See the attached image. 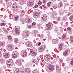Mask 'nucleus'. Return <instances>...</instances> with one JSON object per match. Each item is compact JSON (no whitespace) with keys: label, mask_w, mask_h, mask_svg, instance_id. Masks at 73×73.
<instances>
[{"label":"nucleus","mask_w":73,"mask_h":73,"mask_svg":"<svg viewBox=\"0 0 73 73\" xmlns=\"http://www.w3.org/2000/svg\"><path fill=\"white\" fill-rule=\"evenodd\" d=\"M13 64V61L12 60H9L6 62V64L8 67H11V65Z\"/></svg>","instance_id":"f257e3e1"},{"label":"nucleus","mask_w":73,"mask_h":73,"mask_svg":"<svg viewBox=\"0 0 73 73\" xmlns=\"http://www.w3.org/2000/svg\"><path fill=\"white\" fill-rule=\"evenodd\" d=\"M30 51V53L32 56H33L34 57L36 56V55H37V52H35L33 49H31Z\"/></svg>","instance_id":"f03ea898"},{"label":"nucleus","mask_w":73,"mask_h":73,"mask_svg":"<svg viewBox=\"0 0 73 73\" xmlns=\"http://www.w3.org/2000/svg\"><path fill=\"white\" fill-rule=\"evenodd\" d=\"M47 69L50 72H52L54 70V66L53 65H48L47 66Z\"/></svg>","instance_id":"7ed1b4c3"},{"label":"nucleus","mask_w":73,"mask_h":73,"mask_svg":"<svg viewBox=\"0 0 73 73\" xmlns=\"http://www.w3.org/2000/svg\"><path fill=\"white\" fill-rule=\"evenodd\" d=\"M20 54L22 57H25L27 56V54L26 53L25 50H23L20 53Z\"/></svg>","instance_id":"20e7f679"},{"label":"nucleus","mask_w":73,"mask_h":73,"mask_svg":"<svg viewBox=\"0 0 73 73\" xmlns=\"http://www.w3.org/2000/svg\"><path fill=\"white\" fill-rule=\"evenodd\" d=\"M58 8H59L60 10H61L64 9V7H63V4H62V3L60 2L58 4Z\"/></svg>","instance_id":"39448f33"},{"label":"nucleus","mask_w":73,"mask_h":73,"mask_svg":"<svg viewBox=\"0 0 73 73\" xmlns=\"http://www.w3.org/2000/svg\"><path fill=\"white\" fill-rule=\"evenodd\" d=\"M15 63L17 65H18V66H21V65L22 64L21 62V59H19L17 60Z\"/></svg>","instance_id":"423d86ee"},{"label":"nucleus","mask_w":73,"mask_h":73,"mask_svg":"<svg viewBox=\"0 0 73 73\" xmlns=\"http://www.w3.org/2000/svg\"><path fill=\"white\" fill-rule=\"evenodd\" d=\"M17 4L16 3H13V9L14 11H17Z\"/></svg>","instance_id":"0eeeda50"},{"label":"nucleus","mask_w":73,"mask_h":73,"mask_svg":"<svg viewBox=\"0 0 73 73\" xmlns=\"http://www.w3.org/2000/svg\"><path fill=\"white\" fill-rule=\"evenodd\" d=\"M47 29H46V32L47 33V31L48 30H50V27H51V25L50 23H48L46 25Z\"/></svg>","instance_id":"6e6552de"},{"label":"nucleus","mask_w":73,"mask_h":73,"mask_svg":"<svg viewBox=\"0 0 73 73\" xmlns=\"http://www.w3.org/2000/svg\"><path fill=\"white\" fill-rule=\"evenodd\" d=\"M45 49V46L42 45L40 47V48L38 50L39 52H42Z\"/></svg>","instance_id":"1a4fd4ad"},{"label":"nucleus","mask_w":73,"mask_h":73,"mask_svg":"<svg viewBox=\"0 0 73 73\" xmlns=\"http://www.w3.org/2000/svg\"><path fill=\"white\" fill-rule=\"evenodd\" d=\"M32 19L31 18L29 17L27 18L26 19V21L27 23H31L32 21Z\"/></svg>","instance_id":"9d476101"},{"label":"nucleus","mask_w":73,"mask_h":73,"mask_svg":"<svg viewBox=\"0 0 73 73\" xmlns=\"http://www.w3.org/2000/svg\"><path fill=\"white\" fill-rule=\"evenodd\" d=\"M13 58H16L17 57V55H19V53L15 52V53H13Z\"/></svg>","instance_id":"9b49d317"},{"label":"nucleus","mask_w":73,"mask_h":73,"mask_svg":"<svg viewBox=\"0 0 73 73\" xmlns=\"http://www.w3.org/2000/svg\"><path fill=\"white\" fill-rule=\"evenodd\" d=\"M66 35L65 33L62 36L61 38L63 41H66Z\"/></svg>","instance_id":"f8f14e48"},{"label":"nucleus","mask_w":73,"mask_h":73,"mask_svg":"<svg viewBox=\"0 0 73 73\" xmlns=\"http://www.w3.org/2000/svg\"><path fill=\"white\" fill-rule=\"evenodd\" d=\"M28 47H31L32 46V44L30 42H27L25 44Z\"/></svg>","instance_id":"ddd939ff"},{"label":"nucleus","mask_w":73,"mask_h":73,"mask_svg":"<svg viewBox=\"0 0 73 73\" xmlns=\"http://www.w3.org/2000/svg\"><path fill=\"white\" fill-rule=\"evenodd\" d=\"M47 16H44L43 17L41 18V21H42L44 22V21H46L47 20Z\"/></svg>","instance_id":"4468645a"},{"label":"nucleus","mask_w":73,"mask_h":73,"mask_svg":"<svg viewBox=\"0 0 73 73\" xmlns=\"http://www.w3.org/2000/svg\"><path fill=\"white\" fill-rule=\"evenodd\" d=\"M3 57L5 58H8L9 57V54L7 53L3 54Z\"/></svg>","instance_id":"2eb2a0df"},{"label":"nucleus","mask_w":73,"mask_h":73,"mask_svg":"<svg viewBox=\"0 0 73 73\" xmlns=\"http://www.w3.org/2000/svg\"><path fill=\"white\" fill-rule=\"evenodd\" d=\"M70 60H71V61L70 62V64L73 65V58H72L71 59V58L70 57V58L69 57H67V61H69Z\"/></svg>","instance_id":"dca6fc26"},{"label":"nucleus","mask_w":73,"mask_h":73,"mask_svg":"<svg viewBox=\"0 0 73 73\" xmlns=\"http://www.w3.org/2000/svg\"><path fill=\"white\" fill-rule=\"evenodd\" d=\"M69 53V51L67 50L63 52V55L64 56H66Z\"/></svg>","instance_id":"f3484780"},{"label":"nucleus","mask_w":73,"mask_h":73,"mask_svg":"<svg viewBox=\"0 0 73 73\" xmlns=\"http://www.w3.org/2000/svg\"><path fill=\"white\" fill-rule=\"evenodd\" d=\"M8 48H10L11 50H13L14 49V46L13 45L11 44H9L8 46Z\"/></svg>","instance_id":"a211bd4d"},{"label":"nucleus","mask_w":73,"mask_h":73,"mask_svg":"<svg viewBox=\"0 0 73 73\" xmlns=\"http://www.w3.org/2000/svg\"><path fill=\"white\" fill-rule=\"evenodd\" d=\"M38 16H39V13H38V12L35 13L33 15V17L34 18H35V19H37Z\"/></svg>","instance_id":"6ab92c4d"},{"label":"nucleus","mask_w":73,"mask_h":73,"mask_svg":"<svg viewBox=\"0 0 73 73\" xmlns=\"http://www.w3.org/2000/svg\"><path fill=\"white\" fill-rule=\"evenodd\" d=\"M58 40L57 39H53L52 40V42L53 44H57V43H58Z\"/></svg>","instance_id":"aec40b11"},{"label":"nucleus","mask_w":73,"mask_h":73,"mask_svg":"<svg viewBox=\"0 0 73 73\" xmlns=\"http://www.w3.org/2000/svg\"><path fill=\"white\" fill-rule=\"evenodd\" d=\"M35 3V2L34 1H33L32 2H29L27 3V4L28 5H29V6H31L32 5H33L34 3Z\"/></svg>","instance_id":"412c9836"},{"label":"nucleus","mask_w":73,"mask_h":73,"mask_svg":"<svg viewBox=\"0 0 73 73\" xmlns=\"http://www.w3.org/2000/svg\"><path fill=\"white\" fill-rule=\"evenodd\" d=\"M4 21V20H2L1 21V26H5L6 25V23L5 22H3Z\"/></svg>","instance_id":"4be33fe9"},{"label":"nucleus","mask_w":73,"mask_h":73,"mask_svg":"<svg viewBox=\"0 0 73 73\" xmlns=\"http://www.w3.org/2000/svg\"><path fill=\"white\" fill-rule=\"evenodd\" d=\"M59 49L60 51H61L62 49V43H60L59 45Z\"/></svg>","instance_id":"5701e85b"},{"label":"nucleus","mask_w":73,"mask_h":73,"mask_svg":"<svg viewBox=\"0 0 73 73\" xmlns=\"http://www.w3.org/2000/svg\"><path fill=\"white\" fill-rule=\"evenodd\" d=\"M59 10L60 12H59V14L60 15H63L64 13V11H63V9H60Z\"/></svg>","instance_id":"b1692460"},{"label":"nucleus","mask_w":73,"mask_h":73,"mask_svg":"<svg viewBox=\"0 0 73 73\" xmlns=\"http://www.w3.org/2000/svg\"><path fill=\"white\" fill-rule=\"evenodd\" d=\"M51 4H52V2H48L47 4V6L48 7V8H49V7H51Z\"/></svg>","instance_id":"393cba45"},{"label":"nucleus","mask_w":73,"mask_h":73,"mask_svg":"<svg viewBox=\"0 0 73 73\" xmlns=\"http://www.w3.org/2000/svg\"><path fill=\"white\" fill-rule=\"evenodd\" d=\"M25 71L26 73H29L30 72V69L28 68H26Z\"/></svg>","instance_id":"a878e982"},{"label":"nucleus","mask_w":73,"mask_h":73,"mask_svg":"<svg viewBox=\"0 0 73 73\" xmlns=\"http://www.w3.org/2000/svg\"><path fill=\"white\" fill-rule=\"evenodd\" d=\"M52 15L53 17H54V16H56V15H57V13L56 11H54L52 13Z\"/></svg>","instance_id":"bb28decb"},{"label":"nucleus","mask_w":73,"mask_h":73,"mask_svg":"<svg viewBox=\"0 0 73 73\" xmlns=\"http://www.w3.org/2000/svg\"><path fill=\"white\" fill-rule=\"evenodd\" d=\"M46 57L47 60H49L50 58V55L47 54L46 56Z\"/></svg>","instance_id":"cd10ccee"},{"label":"nucleus","mask_w":73,"mask_h":73,"mask_svg":"<svg viewBox=\"0 0 73 73\" xmlns=\"http://www.w3.org/2000/svg\"><path fill=\"white\" fill-rule=\"evenodd\" d=\"M15 32L16 33L17 35H19L20 34V32L18 29H15Z\"/></svg>","instance_id":"c85d7f7f"},{"label":"nucleus","mask_w":73,"mask_h":73,"mask_svg":"<svg viewBox=\"0 0 73 73\" xmlns=\"http://www.w3.org/2000/svg\"><path fill=\"white\" fill-rule=\"evenodd\" d=\"M55 32H57L58 35H60V31L57 30V29H55Z\"/></svg>","instance_id":"c756f323"},{"label":"nucleus","mask_w":73,"mask_h":73,"mask_svg":"<svg viewBox=\"0 0 73 73\" xmlns=\"http://www.w3.org/2000/svg\"><path fill=\"white\" fill-rule=\"evenodd\" d=\"M29 33H28V34H24V35L23 36L25 37V38H26L27 37H28V36H29Z\"/></svg>","instance_id":"7c9ffc66"},{"label":"nucleus","mask_w":73,"mask_h":73,"mask_svg":"<svg viewBox=\"0 0 73 73\" xmlns=\"http://www.w3.org/2000/svg\"><path fill=\"white\" fill-rule=\"evenodd\" d=\"M21 21L22 24H24L25 21L24 19H22L21 20Z\"/></svg>","instance_id":"2f4dec72"},{"label":"nucleus","mask_w":73,"mask_h":73,"mask_svg":"<svg viewBox=\"0 0 73 73\" xmlns=\"http://www.w3.org/2000/svg\"><path fill=\"white\" fill-rule=\"evenodd\" d=\"M70 38V41L72 42H73V36H71Z\"/></svg>","instance_id":"473e14b6"},{"label":"nucleus","mask_w":73,"mask_h":73,"mask_svg":"<svg viewBox=\"0 0 73 73\" xmlns=\"http://www.w3.org/2000/svg\"><path fill=\"white\" fill-rule=\"evenodd\" d=\"M15 43L16 44H17L19 42V40L17 38H16L14 41Z\"/></svg>","instance_id":"72a5a7b5"},{"label":"nucleus","mask_w":73,"mask_h":73,"mask_svg":"<svg viewBox=\"0 0 73 73\" xmlns=\"http://www.w3.org/2000/svg\"><path fill=\"white\" fill-rule=\"evenodd\" d=\"M41 27V24H38L37 25V28L38 29H40Z\"/></svg>","instance_id":"f704fd0d"},{"label":"nucleus","mask_w":73,"mask_h":73,"mask_svg":"<svg viewBox=\"0 0 73 73\" xmlns=\"http://www.w3.org/2000/svg\"><path fill=\"white\" fill-rule=\"evenodd\" d=\"M8 39L9 40H12V36L10 35H9L8 36Z\"/></svg>","instance_id":"c9c22d12"},{"label":"nucleus","mask_w":73,"mask_h":73,"mask_svg":"<svg viewBox=\"0 0 73 73\" xmlns=\"http://www.w3.org/2000/svg\"><path fill=\"white\" fill-rule=\"evenodd\" d=\"M72 11H71L69 12H66V13H68L67 15V16H70V15L72 14Z\"/></svg>","instance_id":"e433bc0d"},{"label":"nucleus","mask_w":73,"mask_h":73,"mask_svg":"<svg viewBox=\"0 0 73 73\" xmlns=\"http://www.w3.org/2000/svg\"><path fill=\"white\" fill-rule=\"evenodd\" d=\"M69 19L70 21H73V15L70 16L69 17Z\"/></svg>","instance_id":"4c0bfd02"},{"label":"nucleus","mask_w":73,"mask_h":73,"mask_svg":"<svg viewBox=\"0 0 73 73\" xmlns=\"http://www.w3.org/2000/svg\"><path fill=\"white\" fill-rule=\"evenodd\" d=\"M20 71L19 69H17L15 70V73H19Z\"/></svg>","instance_id":"58836bf2"},{"label":"nucleus","mask_w":73,"mask_h":73,"mask_svg":"<svg viewBox=\"0 0 73 73\" xmlns=\"http://www.w3.org/2000/svg\"><path fill=\"white\" fill-rule=\"evenodd\" d=\"M42 4V1H41L39 0L38 1V5H41Z\"/></svg>","instance_id":"ea45409f"},{"label":"nucleus","mask_w":73,"mask_h":73,"mask_svg":"<svg viewBox=\"0 0 73 73\" xmlns=\"http://www.w3.org/2000/svg\"><path fill=\"white\" fill-rule=\"evenodd\" d=\"M67 30H68L69 31V32H72V28H70V27H68L67 28Z\"/></svg>","instance_id":"a19ab883"},{"label":"nucleus","mask_w":73,"mask_h":73,"mask_svg":"<svg viewBox=\"0 0 73 73\" xmlns=\"http://www.w3.org/2000/svg\"><path fill=\"white\" fill-rule=\"evenodd\" d=\"M42 7L43 8H45L46 9H48V7L45 6V5H42Z\"/></svg>","instance_id":"79ce46f5"},{"label":"nucleus","mask_w":73,"mask_h":73,"mask_svg":"<svg viewBox=\"0 0 73 73\" xmlns=\"http://www.w3.org/2000/svg\"><path fill=\"white\" fill-rule=\"evenodd\" d=\"M58 7L57 6V5H54L53 6V7L54 9H56V8H57Z\"/></svg>","instance_id":"37998d69"},{"label":"nucleus","mask_w":73,"mask_h":73,"mask_svg":"<svg viewBox=\"0 0 73 73\" xmlns=\"http://www.w3.org/2000/svg\"><path fill=\"white\" fill-rule=\"evenodd\" d=\"M31 27L32 28H36V25H31Z\"/></svg>","instance_id":"c03bdc74"},{"label":"nucleus","mask_w":73,"mask_h":73,"mask_svg":"<svg viewBox=\"0 0 73 73\" xmlns=\"http://www.w3.org/2000/svg\"><path fill=\"white\" fill-rule=\"evenodd\" d=\"M24 33L25 34H24V35H27V34H28V33H29V32H28L27 31H25L24 32Z\"/></svg>","instance_id":"a18cd8bd"},{"label":"nucleus","mask_w":73,"mask_h":73,"mask_svg":"<svg viewBox=\"0 0 73 73\" xmlns=\"http://www.w3.org/2000/svg\"><path fill=\"white\" fill-rule=\"evenodd\" d=\"M46 2H47V1H46V0H43L42 3H43V4H45L46 3Z\"/></svg>","instance_id":"49530a36"},{"label":"nucleus","mask_w":73,"mask_h":73,"mask_svg":"<svg viewBox=\"0 0 73 73\" xmlns=\"http://www.w3.org/2000/svg\"><path fill=\"white\" fill-rule=\"evenodd\" d=\"M19 4H21V5H23V3H24V1H19Z\"/></svg>","instance_id":"de8ad7c7"},{"label":"nucleus","mask_w":73,"mask_h":73,"mask_svg":"<svg viewBox=\"0 0 73 73\" xmlns=\"http://www.w3.org/2000/svg\"><path fill=\"white\" fill-rule=\"evenodd\" d=\"M15 20H17L19 19V16H17V17H15Z\"/></svg>","instance_id":"09e8293b"},{"label":"nucleus","mask_w":73,"mask_h":73,"mask_svg":"<svg viewBox=\"0 0 73 73\" xmlns=\"http://www.w3.org/2000/svg\"><path fill=\"white\" fill-rule=\"evenodd\" d=\"M36 62H37V60L35 59H34L33 61V62L35 63V64L36 63Z\"/></svg>","instance_id":"8fccbe9b"},{"label":"nucleus","mask_w":73,"mask_h":73,"mask_svg":"<svg viewBox=\"0 0 73 73\" xmlns=\"http://www.w3.org/2000/svg\"><path fill=\"white\" fill-rule=\"evenodd\" d=\"M2 50H3V49L2 48L0 49V57H1V52L2 51Z\"/></svg>","instance_id":"3c124183"},{"label":"nucleus","mask_w":73,"mask_h":73,"mask_svg":"<svg viewBox=\"0 0 73 73\" xmlns=\"http://www.w3.org/2000/svg\"><path fill=\"white\" fill-rule=\"evenodd\" d=\"M63 20L64 21H66V16H65L63 17Z\"/></svg>","instance_id":"603ef678"},{"label":"nucleus","mask_w":73,"mask_h":73,"mask_svg":"<svg viewBox=\"0 0 73 73\" xmlns=\"http://www.w3.org/2000/svg\"><path fill=\"white\" fill-rule=\"evenodd\" d=\"M36 23L35 22H33L32 23V25H36Z\"/></svg>","instance_id":"864d4df0"},{"label":"nucleus","mask_w":73,"mask_h":73,"mask_svg":"<svg viewBox=\"0 0 73 73\" xmlns=\"http://www.w3.org/2000/svg\"><path fill=\"white\" fill-rule=\"evenodd\" d=\"M3 44L4 43L1 42L0 43V46H3Z\"/></svg>","instance_id":"5fc2aeb1"},{"label":"nucleus","mask_w":73,"mask_h":73,"mask_svg":"<svg viewBox=\"0 0 73 73\" xmlns=\"http://www.w3.org/2000/svg\"><path fill=\"white\" fill-rule=\"evenodd\" d=\"M38 5H35L34 7V8H38Z\"/></svg>","instance_id":"6e6d98bb"},{"label":"nucleus","mask_w":73,"mask_h":73,"mask_svg":"<svg viewBox=\"0 0 73 73\" xmlns=\"http://www.w3.org/2000/svg\"><path fill=\"white\" fill-rule=\"evenodd\" d=\"M44 37V35H40V38H42Z\"/></svg>","instance_id":"4d7b16f0"},{"label":"nucleus","mask_w":73,"mask_h":73,"mask_svg":"<svg viewBox=\"0 0 73 73\" xmlns=\"http://www.w3.org/2000/svg\"><path fill=\"white\" fill-rule=\"evenodd\" d=\"M58 71H59V72H61V68H60L59 69H58Z\"/></svg>","instance_id":"13d9d810"},{"label":"nucleus","mask_w":73,"mask_h":73,"mask_svg":"<svg viewBox=\"0 0 73 73\" xmlns=\"http://www.w3.org/2000/svg\"><path fill=\"white\" fill-rule=\"evenodd\" d=\"M38 46L40 45H41V43L40 42H39L38 43Z\"/></svg>","instance_id":"bf43d9fd"},{"label":"nucleus","mask_w":73,"mask_h":73,"mask_svg":"<svg viewBox=\"0 0 73 73\" xmlns=\"http://www.w3.org/2000/svg\"><path fill=\"white\" fill-rule=\"evenodd\" d=\"M3 6H4V7H5V3H3Z\"/></svg>","instance_id":"052dcab7"},{"label":"nucleus","mask_w":73,"mask_h":73,"mask_svg":"<svg viewBox=\"0 0 73 73\" xmlns=\"http://www.w3.org/2000/svg\"><path fill=\"white\" fill-rule=\"evenodd\" d=\"M25 13V12H24V11H22V13L23 14V13Z\"/></svg>","instance_id":"680f3d73"},{"label":"nucleus","mask_w":73,"mask_h":73,"mask_svg":"<svg viewBox=\"0 0 73 73\" xmlns=\"http://www.w3.org/2000/svg\"><path fill=\"white\" fill-rule=\"evenodd\" d=\"M58 68H59L58 67L56 66V70H58Z\"/></svg>","instance_id":"e2e57ef3"},{"label":"nucleus","mask_w":73,"mask_h":73,"mask_svg":"<svg viewBox=\"0 0 73 73\" xmlns=\"http://www.w3.org/2000/svg\"><path fill=\"white\" fill-rule=\"evenodd\" d=\"M71 4H73V0H72L71 2Z\"/></svg>","instance_id":"0e129e2a"},{"label":"nucleus","mask_w":73,"mask_h":73,"mask_svg":"<svg viewBox=\"0 0 73 73\" xmlns=\"http://www.w3.org/2000/svg\"><path fill=\"white\" fill-rule=\"evenodd\" d=\"M6 17H7V15L5 16L4 17V19H5Z\"/></svg>","instance_id":"69168bd1"},{"label":"nucleus","mask_w":73,"mask_h":73,"mask_svg":"<svg viewBox=\"0 0 73 73\" xmlns=\"http://www.w3.org/2000/svg\"><path fill=\"white\" fill-rule=\"evenodd\" d=\"M21 73H24V71H21Z\"/></svg>","instance_id":"338daca9"},{"label":"nucleus","mask_w":73,"mask_h":73,"mask_svg":"<svg viewBox=\"0 0 73 73\" xmlns=\"http://www.w3.org/2000/svg\"><path fill=\"white\" fill-rule=\"evenodd\" d=\"M28 28H31V26H29L28 27Z\"/></svg>","instance_id":"774afa93"}]
</instances>
